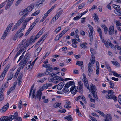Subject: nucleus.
<instances>
[{"instance_id": "obj_1", "label": "nucleus", "mask_w": 121, "mask_h": 121, "mask_svg": "<svg viewBox=\"0 0 121 121\" xmlns=\"http://www.w3.org/2000/svg\"><path fill=\"white\" fill-rule=\"evenodd\" d=\"M34 7V4L32 3L31 4L30 6H28L27 8L24 9L22 11L24 15L20 19L23 21L24 19H25L28 14V12H30Z\"/></svg>"}, {"instance_id": "obj_2", "label": "nucleus", "mask_w": 121, "mask_h": 121, "mask_svg": "<svg viewBox=\"0 0 121 121\" xmlns=\"http://www.w3.org/2000/svg\"><path fill=\"white\" fill-rule=\"evenodd\" d=\"M90 88H91V89L89 90L90 92L92 93L93 97L95 99L98 101V99L97 96L96 87L94 85H93V84L91 83L90 86Z\"/></svg>"}, {"instance_id": "obj_3", "label": "nucleus", "mask_w": 121, "mask_h": 121, "mask_svg": "<svg viewBox=\"0 0 121 121\" xmlns=\"http://www.w3.org/2000/svg\"><path fill=\"white\" fill-rule=\"evenodd\" d=\"M35 91L36 90L35 89H34L33 90L32 94V97L33 98H35V99H38L40 100L41 98L42 94V92L39 89L37 91V94L35 96Z\"/></svg>"}, {"instance_id": "obj_4", "label": "nucleus", "mask_w": 121, "mask_h": 121, "mask_svg": "<svg viewBox=\"0 0 121 121\" xmlns=\"http://www.w3.org/2000/svg\"><path fill=\"white\" fill-rule=\"evenodd\" d=\"M23 35V34L22 32H18V31H17V33H16L14 37L13 40H16L18 38L21 37Z\"/></svg>"}, {"instance_id": "obj_5", "label": "nucleus", "mask_w": 121, "mask_h": 121, "mask_svg": "<svg viewBox=\"0 0 121 121\" xmlns=\"http://www.w3.org/2000/svg\"><path fill=\"white\" fill-rule=\"evenodd\" d=\"M79 86V92L81 93H82L83 92V90L82 89L83 85L82 82L80 81L78 82Z\"/></svg>"}, {"instance_id": "obj_6", "label": "nucleus", "mask_w": 121, "mask_h": 121, "mask_svg": "<svg viewBox=\"0 0 121 121\" xmlns=\"http://www.w3.org/2000/svg\"><path fill=\"white\" fill-rule=\"evenodd\" d=\"M108 32L109 35H113L114 33V26H111L109 28Z\"/></svg>"}, {"instance_id": "obj_7", "label": "nucleus", "mask_w": 121, "mask_h": 121, "mask_svg": "<svg viewBox=\"0 0 121 121\" xmlns=\"http://www.w3.org/2000/svg\"><path fill=\"white\" fill-rule=\"evenodd\" d=\"M9 107V104L7 103L2 108V109L0 110V111L1 112L3 113L5 112L8 109Z\"/></svg>"}, {"instance_id": "obj_8", "label": "nucleus", "mask_w": 121, "mask_h": 121, "mask_svg": "<svg viewBox=\"0 0 121 121\" xmlns=\"http://www.w3.org/2000/svg\"><path fill=\"white\" fill-rule=\"evenodd\" d=\"M25 39L23 40L22 41V42L21 43V44H19V46H20V50L22 52L25 49L26 47H25L24 45H23L24 42H25Z\"/></svg>"}, {"instance_id": "obj_9", "label": "nucleus", "mask_w": 121, "mask_h": 121, "mask_svg": "<svg viewBox=\"0 0 121 121\" xmlns=\"http://www.w3.org/2000/svg\"><path fill=\"white\" fill-rule=\"evenodd\" d=\"M78 88V87H76L75 86H72L70 89V91H71V93L72 94H75L76 92L77 89Z\"/></svg>"}, {"instance_id": "obj_10", "label": "nucleus", "mask_w": 121, "mask_h": 121, "mask_svg": "<svg viewBox=\"0 0 121 121\" xmlns=\"http://www.w3.org/2000/svg\"><path fill=\"white\" fill-rule=\"evenodd\" d=\"M13 115L9 116H5V121H11L14 119Z\"/></svg>"}, {"instance_id": "obj_11", "label": "nucleus", "mask_w": 121, "mask_h": 121, "mask_svg": "<svg viewBox=\"0 0 121 121\" xmlns=\"http://www.w3.org/2000/svg\"><path fill=\"white\" fill-rule=\"evenodd\" d=\"M14 0H8V2L6 6V9H8Z\"/></svg>"}, {"instance_id": "obj_12", "label": "nucleus", "mask_w": 121, "mask_h": 121, "mask_svg": "<svg viewBox=\"0 0 121 121\" xmlns=\"http://www.w3.org/2000/svg\"><path fill=\"white\" fill-rule=\"evenodd\" d=\"M13 75V73H10L9 74H8L7 76L8 79L6 82L7 83H8L9 81L12 78Z\"/></svg>"}, {"instance_id": "obj_13", "label": "nucleus", "mask_w": 121, "mask_h": 121, "mask_svg": "<svg viewBox=\"0 0 121 121\" xmlns=\"http://www.w3.org/2000/svg\"><path fill=\"white\" fill-rule=\"evenodd\" d=\"M106 118L104 119L105 121H112V119L111 115L110 114H108L106 116Z\"/></svg>"}, {"instance_id": "obj_14", "label": "nucleus", "mask_w": 121, "mask_h": 121, "mask_svg": "<svg viewBox=\"0 0 121 121\" xmlns=\"http://www.w3.org/2000/svg\"><path fill=\"white\" fill-rule=\"evenodd\" d=\"M42 49V48L40 46L36 50L35 53V55L37 56H38L39 54V53L40 52Z\"/></svg>"}, {"instance_id": "obj_15", "label": "nucleus", "mask_w": 121, "mask_h": 121, "mask_svg": "<svg viewBox=\"0 0 121 121\" xmlns=\"http://www.w3.org/2000/svg\"><path fill=\"white\" fill-rule=\"evenodd\" d=\"M93 31L94 30L90 31L89 33V37L90 41L91 42H92L93 40Z\"/></svg>"}, {"instance_id": "obj_16", "label": "nucleus", "mask_w": 121, "mask_h": 121, "mask_svg": "<svg viewBox=\"0 0 121 121\" xmlns=\"http://www.w3.org/2000/svg\"><path fill=\"white\" fill-rule=\"evenodd\" d=\"M59 11L58 13L56 15V16L57 17V19H58L60 16L61 14L63 11L62 10L61 8H59L58 9Z\"/></svg>"}, {"instance_id": "obj_17", "label": "nucleus", "mask_w": 121, "mask_h": 121, "mask_svg": "<svg viewBox=\"0 0 121 121\" xmlns=\"http://www.w3.org/2000/svg\"><path fill=\"white\" fill-rule=\"evenodd\" d=\"M64 85V83L61 82L57 86V88L59 90H61Z\"/></svg>"}, {"instance_id": "obj_18", "label": "nucleus", "mask_w": 121, "mask_h": 121, "mask_svg": "<svg viewBox=\"0 0 121 121\" xmlns=\"http://www.w3.org/2000/svg\"><path fill=\"white\" fill-rule=\"evenodd\" d=\"M23 21L21 19H20L17 22L16 24L14 26L16 28H17L18 26L21 24Z\"/></svg>"}, {"instance_id": "obj_19", "label": "nucleus", "mask_w": 121, "mask_h": 121, "mask_svg": "<svg viewBox=\"0 0 121 121\" xmlns=\"http://www.w3.org/2000/svg\"><path fill=\"white\" fill-rule=\"evenodd\" d=\"M101 26L104 30L105 34H106L108 31V28L104 24H101Z\"/></svg>"}, {"instance_id": "obj_20", "label": "nucleus", "mask_w": 121, "mask_h": 121, "mask_svg": "<svg viewBox=\"0 0 121 121\" xmlns=\"http://www.w3.org/2000/svg\"><path fill=\"white\" fill-rule=\"evenodd\" d=\"M69 87L67 85L65 84L62 90L63 91L64 93H66L68 92L69 91L68 89Z\"/></svg>"}, {"instance_id": "obj_21", "label": "nucleus", "mask_w": 121, "mask_h": 121, "mask_svg": "<svg viewBox=\"0 0 121 121\" xmlns=\"http://www.w3.org/2000/svg\"><path fill=\"white\" fill-rule=\"evenodd\" d=\"M75 82L73 81H70L69 82L67 83L66 84V85H67V86L69 87L71 86L74 85Z\"/></svg>"}, {"instance_id": "obj_22", "label": "nucleus", "mask_w": 121, "mask_h": 121, "mask_svg": "<svg viewBox=\"0 0 121 121\" xmlns=\"http://www.w3.org/2000/svg\"><path fill=\"white\" fill-rule=\"evenodd\" d=\"M113 6L114 9L117 12L118 11L119 9H120V7L119 6L116 5H113Z\"/></svg>"}, {"instance_id": "obj_23", "label": "nucleus", "mask_w": 121, "mask_h": 121, "mask_svg": "<svg viewBox=\"0 0 121 121\" xmlns=\"http://www.w3.org/2000/svg\"><path fill=\"white\" fill-rule=\"evenodd\" d=\"M45 1V0H39L36 2V6H39L41 4H42Z\"/></svg>"}, {"instance_id": "obj_24", "label": "nucleus", "mask_w": 121, "mask_h": 121, "mask_svg": "<svg viewBox=\"0 0 121 121\" xmlns=\"http://www.w3.org/2000/svg\"><path fill=\"white\" fill-rule=\"evenodd\" d=\"M105 65L108 71L110 72H112V71H111V68L109 66V64L107 62H105Z\"/></svg>"}, {"instance_id": "obj_25", "label": "nucleus", "mask_w": 121, "mask_h": 121, "mask_svg": "<svg viewBox=\"0 0 121 121\" xmlns=\"http://www.w3.org/2000/svg\"><path fill=\"white\" fill-rule=\"evenodd\" d=\"M93 69H92V67L88 66V75H90L91 74V72L93 71Z\"/></svg>"}, {"instance_id": "obj_26", "label": "nucleus", "mask_w": 121, "mask_h": 121, "mask_svg": "<svg viewBox=\"0 0 121 121\" xmlns=\"http://www.w3.org/2000/svg\"><path fill=\"white\" fill-rule=\"evenodd\" d=\"M64 118L68 120V121H72L73 120V119L71 115L66 116Z\"/></svg>"}, {"instance_id": "obj_27", "label": "nucleus", "mask_w": 121, "mask_h": 121, "mask_svg": "<svg viewBox=\"0 0 121 121\" xmlns=\"http://www.w3.org/2000/svg\"><path fill=\"white\" fill-rule=\"evenodd\" d=\"M87 44V43H86L85 42L84 43H82L80 44V46L82 48H87V47L86 46Z\"/></svg>"}, {"instance_id": "obj_28", "label": "nucleus", "mask_w": 121, "mask_h": 121, "mask_svg": "<svg viewBox=\"0 0 121 121\" xmlns=\"http://www.w3.org/2000/svg\"><path fill=\"white\" fill-rule=\"evenodd\" d=\"M112 73H113V75L116 77H121V75L117 73L115 71H112Z\"/></svg>"}, {"instance_id": "obj_29", "label": "nucleus", "mask_w": 121, "mask_h": 121, "mask_svg": "<svg viewBox=\"0 0 121 121\" xmlns=\"http://www.w3.org/2000/svg\"><path fill=\"white\" fill-rule=\"evenodd\" d=\"M56 4H55L53 6H52L49 9L47 12V13L49 14L52 10L56 6Z\"/></svg>"}, {"instance_id": "obj_30", "label": "nucleus", "mask_w": 121, "mask_h": 121, "mask_svg": "<svg viewBox=\"0 0 121 121\" xmlns=\"http://www.w3.org/2000/svg\"><path fill=\"white\" fill-rule=\"evenodd\" d=\"M76 64L77 65L82 66L83 65V62L82 61H77Z\"/></svg>"}, {"instance_id": "obj_31", "label": "nucleus", "mask_w": 121, "mask_h": 121, "mask_svg": "<svg viewBox=\"0 0 121 121\" xmlns=\"http://www.w3.org/2000/svg\"><path fill=\"white\" fill-rule=\"evenodd\" d=\"M95 112L98 113L100 115H101L103 117H104L105 116V114L102 111L99 110L95 111Z\"/></svg>"}, {"instance_id": "obj_32", "label": "nucleus", "mask_w": 121, "mask_h": 121, "mask_svg": "<svg viewBox=\"0 0 121 121\" xmlns=\"http://www.w3.org/2000/svg\"><path fill=\"white\" fill-rule=\"evenodd\" d=\"M10 64H9L5 68L4 71L3 72H5V73H6L8 71L9 68L10 66Z\"/></svg>"}, {"instance_id": "obj_33", "label": "nucleus", "mask_w": 121, "mask_h": 121, "mask_svg": "<svg viewBox=\"0 0 121 121\" xmlns=\"http://www.w3.org/2000/svg\"><path fill=\"white\" fill-rule=\"evenodd\" d=\"M15 89L14 88H13V87H12L9 89L8 91L7 95H9L10 93L13 90H14Z\"/></svg>"}, {"instance_id": "obj_34", "label": "nucleus", "mask_w": 121, "mask_h": 121, "mask_svg": "<svg viewBox=\"0 0 121 121\" xmlns=\"http://www.w3.org/2000/svg\"><path fill=\"white\" fill-rule=\"evenodd\" d=\"M102 42L104 43V44L105 45V46L107 47H109L108 43V41L107 42L106 41L103 39H102Z\"/></svg>"}, {"instance_id": "obj_35", "label": "nucleus", "mask_w": 121, "mask_h": 121, "mask_svg": "<svg viewBox=\"0 0 121 121\" xmlns=\"http://www.w3.org/2000/svg\"><path fill=\"white\" fill-rule=\"evenodd\" d=\"M111 62L112 63L118 67H119L120 66V65L117 62H115L112 61Z\"/></svg>"}, {"instance_id": "obj_36", "label": "nucleus", "mask_w": 121, "mask_h": 121, "mask_svg": "<svg viewBox=\"0 0 121 121\" xmlns=\"http://www.w3.org/2000/svg\"><path fill=\"white\" fill-rule=\"evenodd\" d=\"M94 17L95 21L96 22H98V20H99V18L98 17L96 13L95 14V13L94 14Z\"/></svg>"}, {"instance_id": "obj_37", "label": "nucleus", "mask_w": 121, "mask_h": 121, "mask_svg": "<svg viewBox=\"0 0 121 121\" xmlns=\"http://www.w3.org/2000/svg\"><path fill=\"white\" fill-rule=\"evenodd\" d=\"M48 86H47L46 83L44 85L42 86V87L40 89V91H41V92L44 89L47 88Z\"/></svg>"}, {"instance_id": "obj_38", "label": "nucleus", "mask_w": 121, "mask_h": 121, "mask_svg": "<svg viewBox=\"0 0 121 121\" xmlns=\"http://www.w3.org/2000/svg\"><path fill=\"white\" fill-rule=\"evenodd\" d=\"M61 104V103H60L56 102L54 104L53 106L54 108L60 106Z\"/></svg>"}, {"instance_id": "obj_39", "label": "nucleus", "mask_w": 121, "mask_h": 121, "mask_svg": "<svg viewBox=\"0 0 121 121\" xmlns=\"http://www.w3.org/2000/svg\"><path fill=\"white\" fill-rule=\"evenodd\" d=\"M24 45L25 46V47H27L29 45L30 43L28 41H27L25 43L24 42Z\"/></svg>"}, {"instance_id": "obj_40", "label": "nucleus", "mask_w": 121, "mask_h": 121, "mask_svg": "<svg viewBox=\"0 0 121 121\" xmlns=\"http://www.w3.org/2000/svg\"><path fill=\"white\" fill-rule=\"evenodd\" d=\"M40 12V10H38L37 11L33 13L31 15V16H35L38 14Z\"/></svg>"}, {"instance_id": "obj_41", "label": "nucleus", "mask_w": 121, "mask_h": 121, "mask_svg": "<svg viewBox=\"0 0 121 121\" xmlns=\"http://www.w3.org/2000/svg\"><path fill=\"white\" fill-rule=\"evenodd\" d=\"M7 32H6V30H5L4 33L3 35V36L2 37V39H4L6 37V36L7 35Z\"/></svg>"}, {"instance_id": "obj_42", "label": "nucleus", "mask_w": 121, "mask_h": 121, "mask_svg": "<svg viewBox=\"0 0 121 121\" xmlns=\"http://www.w3.org/2000/svg\"><path fill=\"white\" fill-rule=\"evenodd\" d=\"M85 4L82 3L80 4L79 6H78V9H80L82 8L85 5Z\"/></svg>"}, {"instance_id": "obj_43", "label": "nucleus", "mask_w": 121, "mask_h": 121, "mask_svg": "<svg viewBox=\"0 0 121 121\" xmlns=\"http://www.w3.org/2000/svg\"><path fill=\"white\" fill-rule=\"evenodd\" d=\"M36 60V59H35V60L32 63V64H30V65H28V68L29 69L30 67L31 69H32L33 67V66H34L35 63V61Z\"/></svg>"}, {"instance_id": "obj_44", "label": "nucleus", "mask_w": 121, "mask_h": 121, "mask_svg": "<svg viewBox=\"0 0 121 121\" xmlns=\"http://www.w3.org/2000/svg\"><path fill=\"white\" fill-rule=\"evenodd\" d=\"M12 115L13 116V117H14V119H15L17 118L18 116V112H15L14 114V115Z\"/></svg>"}, {"instance_id": "obj_45", "label": "nucleus", "mask_w": 121, "mask_h": 121, "mask_svg": "<svg viewBox=\"0 0 121 121\" xmlns=\"http://www.w3.org/2000/svg\"><path fill=\"white\" fill-rule=\"evenodd\" d=\"M75 39L76 40L78 41H80V39H79V36L77 34H76L75 35Z\"/></svg>"}, {"instance_id": "obj_46", "label": "nucleus", "mask_w": 121, "mask_h": 121, "mask_svg": "<svg viewBox=\"0 0 121 121\" xmlns=\"http://www.w3.org/2000/svg\"><path fill=\"white\" fill-rule=\"evenodd\" d=\"M32 17H31L30 18L29 17L28 18L26 19H25V20L24 21L25 22L24 23H25L31 20L32 19Z\"/></svg>"}, {"instance_id": "obj_47", "label": "nucleus", "mask_w": 121, "mask_h": 121, "mask_svg": "<svg viewBox=\"0 0 121 121\" xmlns=\"http://www.w3.org/2000/svg\"><path fill=\"white\" fill-rule=\"evenodd\" d=\"M53 78H54V80H58L59 79L60 77L59 76H56V74L53 73Z\"/></svg>"}, {"instance_id": "obj_48", "label": "nucleus", "mask_w": 121, "mask_h": 121, "mask_svg": "<svg viewBox=\"0 0 121 121\" xmlns=\"http://www.w3.org/2000/svg\"><path fill=\"white\" fill-rule=\"evenodd\" d=\"M53 68L51 67V66H50L49 67H48V68H47L46 69V71H49L51 72H52V71L53 70Z\"/></svg>"}, {"instance_id": "obj_49", "label": "nucleus", "mask_w": 121, "mask_h": 121, "mask_svg": "<svg viewBox=\"0 0 121 121\" xmlns=\"http://www.w3.org/2000/svg\"><path fill=\"white\" fill-rule=\"evenodd\" d=\"M108 43L109 46H110L113 49L115 48V47L114 45L111 43V42L109 41L108 42Z\"/></svg>"}, {"instance_id": "obj_50", "label": "nucleus", "mask_w": 121, "mask_h": 121, "mask_svg": "<svg viewBox=\"0 0 121 121\" xmlns=\"http://www.w3.org/2000/svg\"><path fill=\"white\" fill-rule=\"evenodd\" d=\"M45 39V35H44L42 36L40 39L38 41H39V42H40L41 41L43 40H44Z\"/></svg>"}, {"instance_id": "obj_51", "label": "nucleus", "mask_w": 121, "mask_h": 121, "mask_svg": "<svg viewBox=\"0 0 121 121\" xmlns=\"http://www.w3.org/2000/svg\"><path fill=\"white\" fill-rule=\"evenodd\" d=\"M4 96L3 94H0V101H2L4 99Z\"/></svg>"}, {"instance_id": "obj_52", "label": "nucleus", "mask_w": 121, "mask_h": 121, "mask_svg": "<svg viewBox=\"0 0 121 121\" xmlns=\"http://www.w3.org/2000/svg\"><path fill=\"white\" fill-rule=\"evenodd\" d=\"M105 97L106 98L109 99H111L112 98V96L109 94H108Z\"/></svg>"}, {"instance_id": "obj_53", "label": "nucleus", "mask_w": 121, "mask_h": 121, "mask_svg": "<svg viewBox=\"0 0 121 121\" xmlns=\"http://www.w3.org/2000/svg\"><path fill=\"white\" fill-rule=\"evenodd\" d=\"M81 17V16H77L73 18V19L74 20H77L80 19Z\"/></svg>"}, {"instance_id": "obj_54", "label": "nucleus", "mask_w": 121, "mask_h": 121, "mask_svg": "<svg viewBox=\"0 0 121 121\" xmlns=\"http://www.w3.org/2000/svg\"><path fill=\"white\" fill-rule=\"evenodd\" d=\"M97 31L99 33V35L102 34V30L100 28L98 27Z\"/></svg>"}, {"instance_id": "obj_55", "label": "nucleus", "mask_w": 121, "mask_h": 121, "mask_svg": "<svg viewBox=\"0 0 121 121\" xmlns=\"http://www.w3.org/2000/svg\"><path fill=\"white\" fill-rule=\"evenodd\" d=\"M87 26L89 28V29L90 30V31H93V28L92 27L91 25L89 24H88Z\"/></svg>"}, {"instance_id": "obj_56", "label": "nucleus", "mask_w": 121, "mask_h": 121, "mask_svg": "<svg viewBox=\"0 0 121 121\" xmlns=\"http://www.w3.org/2000/svg\"><path fill=\"white\" fill-rule=\"evenodd\" d=\"M46 78H43V79L39 80V81H38V82H39L40 83H42L44 82V81L46 80Z\"/></svg>"}, {"instance_id": "obj_57", "label": "nucleus", "mask_w": 121, "mask_h": 121, "mask_svg": "<svg viewBox=\"0 0 121 121\" xmlns=\"http://www.w3.org/2000/svg\"><path fill=\"white\" fill-rule=\"evenodd\" d=\"M116 24L117 26H121V23L119 21H117L116 22Z\"/></svg>"}, {"instance_id": "obj_58", "label": "nucleus", "mask_w": 121, "mask_h": 121, "mask_svg": "<svg viewBox=\"0 0 121 121\" xmlns=\"http://www.w3.org/2000/svg\"><path fill=\"white\" fill-rule=\"evenodd\" d=\"M108 93L109 94L112 95L114 92L113 90H109L108 91Z\"/></svg>"}, {"instance_id": "obj_59", "label": "nucleus", "mask_w": 121, "mask_h": 121, "mask_svg": "<svg viewBox=\"0 0 121 121\" xmlns=\"http://www.w3.org/2000/svg\"><path fill=\"white\" fill-rule=\"evenodd\" d=\"M84 85L88 89H89V85L88 83V82H86V83H84Z\"/></svg>"}, {"instance_id": "obj_60", "label": "nucleus", "mask_w": 121, "mask_h": 121, "mask_svg": "<svg viewBox=\"0 0 121 121\" xmlns=\"http://www.w3.org/2000/svg\"><path fill=\"white\" fill-rule=\"evenodd\" d=\"M69 27H67L63 31V32L65 33L66 32H67L69 30Z\"/></svg>"}, {"instance_id": "obj_61", "label": "nucleus", "mask_w": 121, "mask_h": 121, "mask_svg": "<svg viewBox=\"0 0 121 121\" xmlns=\"http://www.w3.org/2000/svg\"><path fill=\"white\" fill-rule=\"evenodd\" d=\"M112 99H113L114 101L116 102L117 100V97L115 95H113L112 96Z\"/></svg>"}, {"instance_id": "obj_62", "label": "nucleus", "mask_w": 121, "mask_h": 121, "mask_svg": "<svg viewBox=\"0 0 121 121\" xmlns=\"http://www.w3.org/2000/svg\"><path fill=\"white\" fill-rule=\"evenodd\" d=\"M89 117L92 121H95L96 119L94 117L90 115L89 116Z\"/></svg>"}, {"instance_id": "obj_63", "label": "nucleus", "mask_w": 121, "mask_h": 121, "mask_svg": "<svg viewBox=\"0 0 121 121\" xmlns=\"http://www.w3.org/2000/svg\"><path fill=\"white\" fill-rule=\"evenodd\" d=\"M48 81L50 82H52L54 80V79L52 78H49L48 79Z\"/></svg>"}, {"instance_id": "obj_64", "label": "nucleus", "mask_w": 121, "mask_h": 121, "mask_svg": "<svg viewBox=\"0 0 121 121\" xmlns=\"http://www.w3.org/2000/svg\"><path fill=\"white\" fill-rule=\"evenodd\" d=\"M22 0H17L15 4V5L17 6L20 3Z\"/></svg>"}]
</instances>
